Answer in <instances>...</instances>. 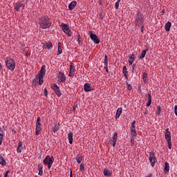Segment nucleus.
<instances>
[{
    "label": "nucleus",
    "instance_id": "obj_1",
    "mask_svg": "<svg viewBox=\"0 0 177 177\" xmlns=\"http://www.w3.org/2000/svg\"><path fill=\"white\" fill-rule=\"evenodd\" d=\"M39 24L41 28L45 30L46 28H49L50 26H52V21L50 19H49L48 16H43L39 19Z\"/></svg>",
    "mask_w": 177,
    "mask_h": 177
},
{
    "label": "nucleus",
    "instance_id": "obj_2",
    "mask_svg": "<svg viewBox=\"0 0 177 177\" xmlns=\"http://www.w3.org/2000/svg\"><path fill=\"white\" fill-rule=\"evenodd\" d=\"M5 64L10 71H15V68H16V62L13 59L7 57L5 60Z\"/></svg>",
    "mask_w": 177,
    "mask_h": 177
},
{
    "label": "nucleus",
    "instance_id": "obj_3",
    "mask_svg": "<svg viewBox=\"0 0 177 177\" xmlns=\"http://www.w3.org/2000/svg\"><path fill=\"white\" fill-rule=\"evenodd\" d=\"M54 162H55V158H53V156L50 158V156L48 155H47L43 160V163L45 165H48V169H50V168H52V165L53 164Z\"/></svg>",
    "mask_w": 177,
    "mask_h": 177
},
{
    "label": "nucleus",
    "instance_id": "obj_4",
    "mask_svg": "<svg viewBox=\"0 0 177 177\" xmlns=\"http://www.w3.org/2000/svg\"><path fill=\"white\" fill-rule=\"evenodd\" d=\"M46 68L45 66H42L41 70L38 72L39 85L44 84V77H45V71Z\"/></svg>",
    "mask_w": 177,
    "mask_h": 177
},
{
    "label": "nucleus",
    "instance_id": "obj_5",
    "mask_svg": "<svg viewBox=\"0 0 177 177\" xmlns=\"http://www.w3.org/2000/svg\"><path fill=\"white\" fill-rule=\"evenodd\" d=\"M61 27H62V31H64V32L66 34L68 37H71V35H73V32H71V30L70 29V26H68V24L62 23L61 24Z\"/></svg>",
    "mask_w": 177,
    "mask_h": 177
},
{
    "label": "nucleus",
    "instance_id": "obj_6",
    "mask_svg": "<svg viewBox=\"0 0 177 177\" xmlns=\"http://www.w3.org/2000/svg\"><path fill=\"white\" fill-rule=\"evenodd\" d=\"M145 22V19H143V15H142V13H137L136 16V25L138 26V27H140Z\"/></svg>",
    "mask_w": 177,
    "mask_h": 177
},
{
    "label": "nucleus",
    "instance_id": "obj_7",
    "mask_svg": "<svg viewBox=\"0 0 177 177\" xmlns=\"http://www.w3.org/2000/svg\"><path fill=\"white\" fill-rule=\"evenodd\" d=\"M41 131H42V123H41V118L38 117L36 121L35 135L38 136Z\"/></svg>",
    "mask_w": 177,
    "mask_h": 177
},
{
    "label": "nucleus",
    "instance_id": "obj_8",
    "mask_svg": "<svg viewBox=\"0 0 177 177\" xmlns=\"http://www.w3.org/2000/svg\"><path fill=\"white\" fill-rule=\"evenodd\" d=\"M149 161L153 168H154V165H156V162L157 161V158H156V154L154 152H149Z\"/></svg>",
    "mask_w": 177,
    "mask_h": 177
},
{
    "label": "nucleus",
    "instance_id": "obj_9",
    "mask_svg": "<svg viewBox=\"0 0 177 177\" xmlns=\"http://www.w3.org/2000/svg\"><path fill=\"white\" fill-rule=\"evenodd\" d=\"M131 136H137L136 133V120H133L130 127Z\"/></svg>",
    "mask_w": 177,
    "mask_h": 177
},
{
    "label": "nucleus",
    "instance_id": "obj_10",
    "mask_svg": "<svg viewBox=\"0 0 177 177\" xmlns=\"http://www.w3.org/2000/svg\"><path fill=\"white\" fill-rule=\"evenodd\" d=\"M20 8L24 9V8H26V4L23 1H18L15 3L14 9H15L17 12H20Z\"/></svg>",
    "mask_w": 177,
    "mask_h": 177
},
{
    "label": "nucleus",
    "instance_id": "obj_11",
    "mask_svg": "<svg viewBox=\"0 0 177 177\" xmlns=\"http://www.w3.org/2000/svg\"><path fill=\"white\" fill-rule=\"evenodd\" d=\"M90 38L95 45H99V44H100V39H99V37L93 32L90 33Z\"/></svg>",
    "mask_w": 177,
    "mask_h": 177
},
{
    "label": "nucleus",
    "instance_id": "obj_12",
    "mask_svg": "<svg viewBox=\"0 0 177 177\" xmlns=\"http://www.w3.org/2000/svg\"><path fill=\"white\" fill-rule=\"evenodd\" d=\"M53 89L55 95H57L59 97L62 96V91H60V88H59L57 84H54L53 86Z\"/></svg>",
    "mask_w": 177,
    "mask_h": 177
},
{
    "label": "nucleus",
    "instance_id": "obj_13",
    "mask_svg": "<svg viewBox=\"0 0 177 177\" xmlns=\"http://www.w3.org/2000/svg\"><path fill=\"white\" fill-rule=\"evenodd\" d=\"M84 92H92L93 91V87L89 83H86L84 84Z\"/></svg>",
    "mask_w": 177,
    "mask_h": 177
},
{
    "label": "nucleus",
    "instance_id": "obj_14",
    "mask_svg": "<svg viewBox=\"0 0 177 177\" xmlns=\"http://www.w3.org/2000/svg\"><path fill=\"white\" fill-rule=\"evenodd\" d=\"M75 70V67L74 66V64L71 63V66L69 68L68 77H74Z\"/></svg>",
    "mask_w": 177,
    "mask_h": 177
},
{
    "label": "nucleus",
    "instance_id": "obj_15",
    "mask_svg": "<svg viewBox=\"0 0 177 177\" xmlns=\"http://www.w3.org/2000/svg\"><path fill=\"white\" fill-rule=\"evenodd\" d=\"M24 150V147H23V142L21 141H19L18 145L17 147V153H20L21 151Z\"/></svg>",
    "mask_w": 177,
    "mask_h": 177
},
{
    "label": "nucleus",
    "instance_id": "obj_16",
    "mask_svg": "<svg viewBox=\"0 0 177 177\" xmlns=\"http://www.w3.org/2000/svg\"><path fill=\"white\" fill-rule=\"evenodd\" d=\"M118 138V134H117V133H114L113 136V140H112L113 147H115V145H117Z\"/></svg>",
    "mask_w": 177,
    "mask_h": 177
},
{
    "label": "nucleus",
    "instance_id": "obj_17",
    "mask_svg": "<svg viewBox=\"0 0 177 177\" xmlns=\"http://www.w3.org/2000/svg\"><path fill=\"white\" fill-rule=\"evenodd\" d=\"M165 139L167 142L171 140V132H169V129H166L165 133Z\"/></svg>",
    "mask_w": 177,
    "mask_h": 177
},
{
    "label": "nucleus",
    "instance_id": "obj_18",
    "mask_svg": "<svg viewBox=\"0 0 177 177\" xmlns=\"http://www.w3.org/2000/svg\"><path fill=\"white\" fill-rule=\"evenodd\" d=\"M58 78L59 80V82H66V75H64V73L59 72Z\"/></svg>",
    "mask_w": 177,
    "mask_h": 177
},
{
    "label": "nucleus",
    "instance_id": "obj_19",
    "mask_svg": "<svg viewBox=\"0 0 177 177\" xmlns=\"http://www.w3.org/2000/svg\"><path fill=\"white\" fill-rule=\"evenodd\" d=\"M75 6H77V1H73L71 2L68 5L69 10H73V9H75Z\"/></svg>",
    "mask_w": 177,
    "mask_h": 177
},
{
    "label": "nucleus",
    "instance_id": "obj_20",
    "mask_svg": "<svg viewBox=\"0 0 177 177\" xmlns=\"http://www.w3.org/2000/svg\"><path fill=\"white\" fill-rule=\"evenodd\" d=\"M82 158H84V156H82V154H77L75 156V160H76L77 164H81V162L82 161Z\"/></svg>",
    "mask_w": 177,
    "mask_h": 177
},
{
    "label": "nucleus",
    "instance_id": "obj_21",
    "mask_svg": "<svg viewBox=\"0 0 177 177\" xmlns=\"http://www.w3.org/2000/svg\"><path fill=\"white\" fill-rule=\"evenodd\" d=\"M122 113V108H118L115 113V120H118V118H120V115H121Z\"/></svg>",
    "mask_w": 177,
    "mask_h": 177
},
{
    "label": "nucleus",
    "instance_id": "obj_22",
    "mask_svg": "<svg viewBox=\"0 0 177 177\" xmlns=\"http://www.w3.org/2000/svg\"><path fill=\"white\" fill-rule=\"evenodd\" d=\"M149 48H146V50H144L142 51L140 55V60H142V59H145V56H146L147 52H148Z\"/></svg>",
    "mask_w": 177,
    "mask_h": 177
},
{
    "label": "nucleus",
    "instance_id": "obj_23",
    "mask_svg": "<svg viewBox=\"0 0 177 177\" xmlns=\"http://www.w3.org/2000/svg\"><path fill=\"white\" fill-rule=\"evenodd\" d=\"M127 70H128V69L127 68V67L125 66H124L122 67V73L124 74L126 80H128V71H127Z\"/></svg>",
    "mask_w": 177,
    "mask_h": 177
},
{
    "label": "nucleus",
    "instance_id": "obj_24",
    "mask_svg": "<svg viewBox=\"0 0 177 177\" xmlns=\"http://www.w3.org/2000/svg\"><path fill=\"white\" fill-rule=\"evenodd\" d=\"M172 26V24H171V22L169 21H167L165 25V31L168 32L171 30V26Z\"/></svg>",
    "mask_w": 177,
    "mask_h": 177
},
{
    "label": "nucleus",
    "instance_id": "obj_25",
    "mask_svg": "<svg viewBox=\"0 0 177 177\" xmlns=\"http://www.w3.org/2000/svg\"><path fill=\"white\" fill-rule=\"evenodd\" d=\"M0 165H2L3 167H5L6 165V160L3 157H2L1 155H0Z\"/></svg>",
    "mask_w": 177,
    "mask_h": 177
},
{
    "label": "nucleus",
    "instance_id": "obj_26",
    "mask_svg": "<svg viewBox=\"0 0 177 177\" xmlns=\"http://www.w3.org/2000/svg\"><path fill=\"white\" fill-rule=\"evenodd\" d=\"M165 174H168L169 172V163L167 162H165Z\"/></svg>",
    "mask_w": 177,
    "mask_h": 177
},
{
    "label": "nucleus",
    "instance_id": "obj_27",
    "mask_svg": "<svg viewBox=\"0 0 177 177\" xmlns=\"http://www.w3.org/2000/svg\"><path fill=\"white\" fill-rule=\"evenodd\" d=\"M133 62H135V55L133 54L132 55H131V57H129V63L130 66H132V64H133Z\"/></svg>",
    "mask_w": 177,
    "mask_h": 177
},
{
    "label": "nucleus",
    "instance_id": "obj_28",
    "mask_svg": "<svg viewBox=\"0 0 177 177\" xmlns=\"http://www.w3.org/2000/svg\"><path fill=\"white\" fill-rule=\"evenodd\" d=\"M63 53V50H62V44L58 42V48H57V55H62Z\"/></svg>",
    "mask_w": 177,
    "mask_h": 177
},
{
    "label": "nucleus",
    "instance_id": "obj_29",
    "mask_svg": "<svg viewBox=\"0 0 177 177\" xmlns=\"http://www.w3.org/2000/svg\"><path fill=\"white\" fill-rule=\"evenodd\" d=\"M151 104V94L148 93V102L147 103V107H149Z\"/></svg>",
    "mask_w": 177,
    "mask_h": 177
},
{
    "label": "nucleus",
    "instance_id": "obj_30",
    "mask_svg": "<svg viewBox=\"0 0 177 177\" xmlns=\"http://www.w3.org/2000/svg\"><path fill=\"white\" fill-rule=\"evenodd\" d=\"M73 134L71 132L68 134V138L70 145H73Z\"/></svg>",
    "mask_w": 177,
    "mask_h": 177
},
{
    "label": "nucleus",
    "instance_id": "obj_31",
    "mask_svg": "<svg viewBox=\"0 0 177 177\" xmlns=\"http://www.w3.org/2000/svg\"><path fill=\"white\" fill-rule=\"evenodd\" d=\"M103 174L104 176H110L111 175V172L109 169H104Z\"/></svg>",
    "mask_w": 177,
    "mask_h": 177
},
{
    "label": "nucleus",
    "instance_id": "obj_32",
    "mask_svg": "<svg viewBox=\"0 0 177 177\" xmlns=\"http://www.w3.org/2000/svg\"><path fill=\"white\" fill-rule=\"evenodd\" d=\"M46 46L47 49L50 50V49H52V48H53V44H52L51 42H48V43L46 44Z\"/></svg>",
    "mask_w": 177,
    "mask_h": 177
},
{
    "label": "nucleus",
    "instance_id": "obj_33",
    "mask_svg": "<svg viewBox=\"0 0 177 177\" xmlns=\"http://www.w3.org/2000/svg\"><path fill=\"white\" fill-rule=\"evenodd\" d=\"M59 124H55L54 128H53V133H57V131H59Z\"/></svg>",
    "mask_w": 177,
    "mask_h": 177
},
{
    "label": "nucleus",
    "instance_id": "obj_34",
    "mask_svg": "<svg viewBox=\"0 0 177 177\" xmlns=\"http://www.w3.org/2000/svg\"><path fill=\"white\" fill-rule=\"evenodd\" d=\"M80 169L81 172H84L85 171V166L84 165V163L80 164Z\"/></svg>",
    "mask_w": 177,
    "mask_h": 177
},
{
    "label": "nucleus",
    "instance_id": "obj_35",
    "mask_svg": "<svg viewBox=\"0 0 177 177\" xmlns=\"http://www.w3.org/2000/svg\"><path fill=\"white\" fill-rule=\"evenodd\" d=\"M136 136H131V146H133L135 145V138Z\"/></svg>",
    "mask_w": 177,
    "mask_h": 177
},
{
    "label": "nucleus",
    "instance_id": "obj_36",
    "mask_svg": "<svg viewBox=\"0 0 177 177\" xmlns=\"http://www.w3.org/2000/svg\"><path fill=\"white\" fill-rule=\"evenodd\" d=\"M104 66H108V64H109V59H108L107 55L104 56Z\"/></svg>",
    "mask_w": 177,
    "mask_h": 177
},
{
    "label": "nucleus",
    "instance_id": "obj_37",
    "mask_svg": "<svg viewBox=\"0 0 177 177\" xmlns=\"http://www.w3.org/2000/svg\"><path fill=\"white\" fill-rule=\"evenodd\" d=\"M142 79L144 82H146V81H147V73H143Z\"/></svg>",
    "mask_w": 177,
    "mask_h": 177
},
{
    "label": "nucleus",
    "instance_id": "obj_38",
    "mask_svg": "<svg viewBox=\"0 0 177 177\" xmlns=\"http://www.w3.org/2000/svg\"><path fill=\"white\" fill-rule=\"evenodd\" d=\"M39 82V78H38V73L36 76V77L32 80L33 84H38Z\"/></svg>",
    "mask_w": 177,
    "mask_h": 177
},
{
    "label": "nucleus",
    "instance_id": "obj_39",
    "mask_svg": "<svg viewBox=\"0 0 177 177\" xmlns=\"http://www.w3.org/2000/svg\"><path fill=\"white\" fill-rule=\"evenodd\" d=\"M120 2H121V0H118L115 3V9H118L120 8Z\"/></svg>",
    "mask_w": 177,
    "mask_h": 177
},
{
    "label": "nucleus",
    "instance_id": "obj_40",
    "mask_svg": "<svg viewBox=\"0 0 177 177\" xmlns=\"http://www.w3.org/2000/svg\"><path fill=\"white\" fill-rule=\"evenodd\" d=\"M167 145L169 150H171L172 149V143L171 142V140L167 141Z\"/></svg>",
    "mask_w": 177,
    "mask_h": 177
},
{
    "label": "nucleus",
    "instance_id": "obj_41",
    "mask_svg": "<svg viewBox=\"0 0 177 177\" xmlns=\"http://www.w3.org/2000/svg\"><path fill=\"white\" fill-rule=\"evenodd\" d=\"M82 39V37H81V35L78 34L77 35V42L79 44V45L81 44V40Z\"/></svg>",
    "mask_w": 177,
    "mask_h": 177
},
{
    "label": "nucleus",
    "instance_id": "obj_42",
    "mask_svg": "<svg viewBox=\"0 0 177 177\" xmlns=\"http://www.w3.org/2000/svg\"><path fill=\"white\" fill-rule=\"evenodd\" d=\"M127 88L128 91H131V89H132V85L127 83Z\"/></svg>",
    "mask_w": 177,
    "mask_h": 177
},
{
    "label": "nucleus",
    "instance_id": "obj_43",
    "mask_svg": "<svg viewBox=\"0 0 177 177\" xmlns=\"http://www.w3.org/2000/svg\"><path fill=\"white\" fill-rule=\"evenodd\" d=\"M157 113L158 114V115H160V114H161V106L157 107Z\"/></svg>",
    "mask_w": 177,
    "mask_h": 177
},
{
    "label": "nucleus",
    "instance_id": "obj_44",
    "mask_svg": "<svg viewBox=\"0 0 177 177\" xmlns=\"http://www.w3.org/2000/svg\"><path fill=\"white\" fill-rule=\"evenodd\" d=\"M38 169L39 170H43L44 169V165H42V164L38 165Z\"/></svg>",
    "mask_w": 177,
    "mask_h": 177
},
{
    "label": "nucleus",
    "instance_id": "obj_45",
    "mask_svg": "<svg viewBox=\"0 0 177 177\" xmlns=\"http://www.w3.org/2000/svg\"><path fill=\"white\" fill-rule=\"evenodd\" d=\"M44 96H46V97H48V90L46 88H44Z\"/></svg>",
    "mask_w": 177,
    "mask_h": 177
},
{
    "label": "nucleus",
    "instance_id": "obj_46",
    "mask_svg": "<svg viewBox=\"0 0 177 177\" xmlns=\"http://www.w3.org/2000/svg\"><path fill=\"white\" fill-rule=\"evenodd\" d=\"M104 70H106V73H109V67H108V65H104Z\"/></svg>",
    "mask_w": 177,
    "mask_h": 177
},
{
    "label": "nucleus",
    "instance_id": "obj_47",
    "mask_svg": "<svg viewBox=\"0 0 177 177\" xmlns=\"http://www.w3.org/2000/svg\"><path fill=\"white\" fill-rule=\"evenodd\" d=\"M0 138H1V143H2V140H3V132H0Z\"/></svg>",
    "mask_w": 177,
    "mask_h": 177
},
{
    "label": "nucleus",
    "instance_id": "obj_48",
    "mask_svg": "<svg viewBox=\"0 0 177 177\" xmlns=\"http://www.w3.org/2000/svg\"><path fill=\"white\" fill-rule=\"evenodd\" d=\"M43 174H44V170H39L38 175H39L40 176H42Z\"/></svg>",
    "mask_w": 177,
    "mask_h": 177
},
{
    "label": "nucleus",
    "instance_id": "obj_49",
    "mask_svg": "<svg viewBox=\"0 0 177 177\" xmlns=\"http://www.w3.org/2000/svg\"><path fill=\"white\" fill-rule=\"evenodd\" d=\"M0 132H3V131H2V129L0 127ZM1 145H2V138L0 137V146Z\"/></svg>",
    "mask_w": 177,
    "mask_h": 177
},
{
    "label": "nucleus",
    "instance_id": "obj_50",
    "mask_svg": "<svg viewBox=\"0 0 177 177\" xmlns=\"http://www.w3.org/2000/svg\"><path fill=\"white\" fill-rule=\"evenodd\" d=\"M174 113H175V115H177V105L174 106Z\"/></svg>",
    "mask_w": 177,
    "mask_h": 177
},
{
    "label": "nucleus",
    "instance_id": "obj_51",
    "mask_svg": "<svg viewBox=\"0 0 177 177\" xmlns=\"http://www.w3.org/2000/svg\"><path fill=\"white\" fill-rule=\"evenodd\" d=\"M9 172H10V171L8 170L6 171V173L4 174V177H8V174H9Z\"/></svg>",
    "mask_w": 177,
    "mask_h": 177
},
{
    "label": "nucleus",
    "instance_id": "obj_52",
    "mask_svg": "<svg viewBox=\"0 0 177 177\" xmlns=\"http://www.w3.org/2000/svg\"><path fill=\"white\" fill-rule=\"evenodd\" d=\"M70 177H73V169H70Z\"/></svg>",
    "mask_w": 177,
    "mask_h": 177
},
{
    "label": "nucleus",
    "instance_id": "obj_53",
    "mask_svg": "<svg viewBox=\"0 0 177 177\" xmlns=\"http://www.w3.org/2000/svg\"><path fill=\"white\" fill-rule=\"evenodd\" d=\"M136 66V64H132V68H133V70H135Z\"/></svg>",
    "mask_w": 177,
    "mask_h": 177
},
{
    "label": "nucleus",
    "instance_id": "obj_54",
    "mask_svg": "<svg viewBox=\"0 0 177 177\" xmlns=\"http://www.w3.org/2000/svg\"><path fill=\"white\" fill-rule=\"evenodd\" d=\"M0 68H2V64L0 63Z\"/></svg>",
    "mask_w": 177,
    "mask_h": 177
},
{
    "label": "nucleus",
    "instance_id": "obj_55",
    "mask_svg": "<svg viewBox=\"0 0 177 177\" xmlns=\"http://www.w3.org/2000/svg\"><path fill=\"white\" fill-rule=\"evenodd\" d=\"M142 32H143V29H142Z\"/></svg>",
    "mask_w": 177,
    "mask_h": 177
},
{
    "label": "nucleus",
    "instance_id": "obj_56",
    "mask_svg": "<svg viewBox=\"0 0 177 177\" xmlns=\"http://www.w3.org/2000/svg\"><path fill=\"white\" fill-rule=\"evenodd\" d=\"M142 28H143V26H142Z\"/></svg>",
    "mask_w": 177,
    "mask_h": 177
},
{
    "label": "nucleus",
    "instance_id": "obj_57",
    "mask_svg": "<svg viewBox=\"0 0 177 177\" xmlns=\"http://www.w3.org/2000/svg\"><path fill=\"white\" fill-rule=\"evenodd\" d=\"M145 113H147V111Z\"/></svg>",
    "mask_w": 177,
    "mask_h": 177
},
{
    "label": "nucleus",
    "instance_id": "obj_58",
    "mask_svg": "<svg viewBox=\"0 0 177 177\" xmlns=\"http://www.w3.org/2000/svg\"><path fill=\"white\" fill-rule=\"evenodd\" d=\"M35 177H37V176H35Z\"/></svg>",
    "mask_w": 177,
    "mask_h": 177
}]
</instances>
